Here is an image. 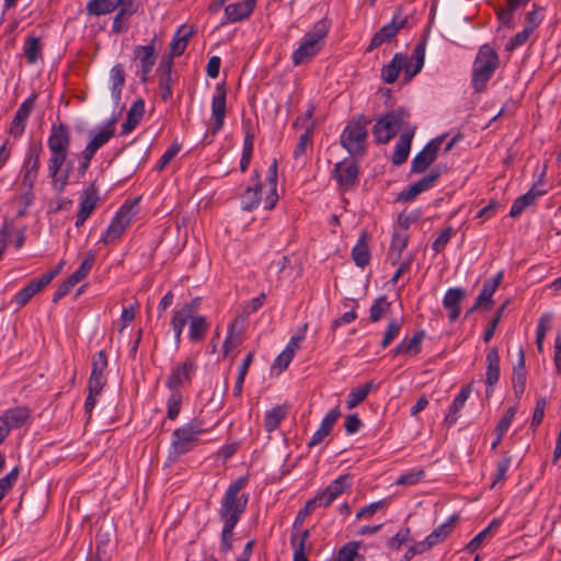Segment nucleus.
Listing matches in <instances>:
<instances>
[{"instance_id": "nucleus-1", "label": "nucleus", "mask_w": 561, "mask_h": 561, "mask_svg": "<svg viewBox=\"0 0 561 561\" xmlns=\"http://www.w3.org/2000/svg\"><path fill=\"white\" fill-rule=\"evenodd\" d=\"M47 147L50 153L47 161V173L51 181V188L56 194H61L68 185L72 169V163L68 161L69 128L64 124L54 125L47 139Z\"/></svg>"}, {"instance_id": "nucleus-2", "label": "nucleus", "mask_w": 561, "mask_h": 561, "mask_svg": "<svg viewBox=\"0 0 561 561\" xmlns=\"http://www.w3.org/2000/svg\"><path fill=\"white\" fill-rule=\"evenodd\" d=\"M248 483L247 477H240L226 489L218 508V517L222 523L221 549L229 551L232 547L233 529L245 512L249 494L243 492Z\"/></svg>"}, {"instance_id": "nucleus-3", "label": "nucleus", "mask_w": 561, "mask_h": 561, "mask_svg": "<svg viewBox=\"0 0 561 561\" xmlns=\"http://www.w3.org/2000/svg\"><path fill=\"white\" fill-rule=\"evenodd\" d=\"M199 307V299H193L184 304L180 309L173 312L171 327L174 332L175 344L181 342L184 327L188 323V339L192 342L204 340L209 329V324L204 316L196 314Z\"/></svg>"}, {"instance_id": "nucleus-4", "label": "nucleus", "mask_w": 561, "mask_h": 561, "mask_svg": "<svg viewBox=\"0 0 561 561\" xmlns=\"http://www.w3.org/2000/svg\"><path fill=\"white\" fill-rule=\"evenodd\" d=\"M330 24L327 20H320L307 32L296 50L293 53V64L300 66L308 62L324 46Z\"/></svg>"}, {"instance_id": "nucleus-5", "label": "nucleus", "mask_w": 561, "mask_h": 561, "mask_svg": "<svg viewBox=\"0 0 561 561\" xmlns=\"http://www.w3.org/2000/svg\"><path fill=\"white\" fill-rule=\"evenodd\" d=\"M499 66V56L489 45L480 47L472 69V87L477 92H482L488 81L492 78Z\"/></svg>"}, {"instance_id": "nucleus-6", "label": "nucleus", "mask_w": 561, "mask_h": 561, "mask_svg": "<svg viewBox=\"0 0 561 561\" xmlns=\"http://www.w3.org/2000/svg\"><path fill=\"white\" fill-rule=\"evenodd\" d=\"M203 433L204 428L198 422H190L176 428L172 433L169 461L174 462L180 456L192 450Z\"/></svg>"}, {"instance_id": "nucleus-7", "label": "nucleus", "mask_w": 561, "mask_h": 561, "mask_svg": "<svg viewBox=\"0 0 561 561\" xmlns=\"http://www.w3.org/2000/svg\"><path fill=\"white\" fill-rule=\"evenodd\" d=\"M138 213L137 203L126 202L121 206L106 230L102 233L99 243L111 244L117 241Z\"/></svg>"}, {"instance_id": "nucleus-8", "label": "nucleus", "mask_w": 561, "mask_h": 561, "mask_svg": "<svg viewBox=\"0 0 561 561\" xmlns=\"http://www.w3.org/2000/svg\"><path fill=\"white\" fill-rule=\"evenodd\" d=\"M409 113L402 108L387 113L373 127V134L380 144H387L399 129L408 124Z\"/></svg>"}, {"instance_id": "nucleus-9", "label": "nucleus", "mask_w": 561, "mask_h": 561, "mask_svg": "<svg viewBox=\"0 0 561 561\" xmlns=\"http://www.w3.org/2000/svg\"><path fill=\"white\" fill-rule=\"evenodd\" d=\"M41 145L32 144L27 148L21 168V185L24 190H33L35 186L41 167Z\"/></svg>"}, {"instance_id": "nucleus-10", "label": "nucleus", "mask_w": 561, "mask_h": 561, "mask_svg": "<svg viewBox=\"0 0 561 561\" xmlns=\"http://www.w3.org/2000/svg\"><path fill=\"white\" fill-rule=\"evenodd\" d=\"M366 137L365 124L353 121L344 128L341 144L351 154H362L365 151Z\"/></svg>"}, {"instance_id": "nucleus-11", "label": "nucleus", "mask_w": 561, "mask_h": 561, "mask_svg": "<svg viewBox=\"0 0 561 561\" xmlns=\"http://www.w3.org/2000/svg\"><path fill=\"white\" fill-rule=\"evenodd\" d=\"M351 486V477L340 476L333 480L323 491L309 500L308 508L328 507L340 494Z\"/></svg>"}, {"instance_id": "nucleus-12", "label": "nucleus", "mask_w": 561, "mask_h": 561, "mask_svg": "<svg viewBox=\"0 0 561 561\" xmlns=\"http://www.w3.org/2000/svg\"><path fill=\"white\" fill-rule=\"evenodd\" d=\"M408 23V18L402 14L401 9H398L393 14L390 23L382 26L371 38L368 46V50H373L385 43L391 42L396 35L402 30Z\"/></svg>"}, {"instance_id": "nucleus-13", "label": "nucleus", "mask_w": 561, "mask_h": 561, "mask_svg": "<svg viewBox=\"0 0 561 561\" xmlns=\"http://www.w3.org/2000/svg\"><path fill=\"white\" fill-rule=\"evenodd\" d=\"M30 417V412L24 407L7 410L0 415V444L4 442L9 433L23 426Z\"/></svg>"}, {"instance_id": "nucleus-14", "label": "nucleus", "mask_w": 561, "mask_h": 561, "mask_svg": "<svg viewBox=\"0 0 561 561\" xmlns=\"http://www.w3.org/2000/svg\"><path fill=\"white\" fill-rule=\"evenodd\" d=\"M444 136H438L432 139L422 151H420L411 163V170L415 173H421L426 170L428 165H431L437 156L438 149L442 146L444 140Z\"/></svg>"}, {"instance_id": "nucleus-15", "label": "nucleus", "mask_w": 561, "mask_h": 561, "mask_svg": "<svg viewBox=\"0 0 561 561\" xmlns=\"http://www.w3.org/2000/svg\"><path fill=\"white\" fill-rule=\"evenodd\" d=\"M99 201V190L94 184H90L80 196L79 210L77 214L76 226L80 227L90 217L96 207Z\"/></svg>"}, {"instance_id": "nucleus-16", "label": "nucleus", "mask_w": 561, "mask_h": 561, "mask_svg": "<svg viewBox=\"0 0 561 561\" xmlns=\"http://www.w3.org/2000/svg\"><path fill=\"white\" fill-rule=\"evenodd\" d=\"M255 3V0H241L228 4L225 8L221 25L232 24L247 20L253 12Z\"/></svg>"}, {"instance_id": "nucleus-17", "label": "nucleus", "mask_w": 561, "mask_h": 561, "mask_svg": "<svg viewBox=\"0 0 561 561\" xmlns=\"http://www.w3.org/2000/svg\"><path fill=\"white\" fill-rule=\"evenodd\" d=\"M195 369L196 365L194 360L190 358L175 366L165 381L168 389L178 390L180 386L191 380Z\"/></svg>"}, {"instance_id": "nucleus-18", "label": "nucleus", "mask_w": 561, "mask_h": 561, "mask_svg": "<svg viewBox=\"0 0 561 561\" xmlns=\"http://www.w3.org/2000/svg\"><path fill=\"white\" fill-rule=\"evenodd\" d=\"M333 176L344 190L352 187L358 178V167L354 161H341L335 163Z\"/></svg>"}, {"instance_id": "nucleus-19", "label": "nucleus", "mask_w": 561, "mask_h": 561, "mask_svg": "<svg viewBox=\"0 0 561 561\" xmlns=\"http://www.w3.org/2000/svg\"><path fill=\"white\" fill-rule=\"evenodd\" d=\"M502 279H503V272L500 271L492 278L486 279L483 283L482 289H481L479 296L477 297L474 305L471 307L470 312L474 311L478 308H484V309L491 308V306L493 304L492 297H493L494 293L496 291Z\"/></svg>"}, {"instance_id": "nucleus-20", "label": "nucleus", "mask_w": 561, "mask_h": 561, "mask_svg": "<svg viewBox=\"0 0 561 561\" xmlns=\"http://www.w3.org/2000/svg\"><path fill=\"white\" fill-rule=\"evenodd\" d=\"M107 367V360L105 353L100 351L93 362H92V370L89 379L88 389L91 392H101L106 380L104 377V370Z\"/></svg>"}, {"instance_id": "nucleus-21", "label": "nucleus", "mask_w": 561, "mask_h": 561, "mask_svg": "<svg viewBox=\"0 0 561 561\" xmlns=\"http://www.w3.org/2000/svg\"><path fill=\"white\" fill-rule=\"evenodd\" d=\"M226 115V91L217 85L211 100L213 133H217L224 126Z\"/></svg>"}, {"instance_id": "nucleus-22", "label": "nucleus", "mask_w": 561, "mask_h": 561, "mask_svg": "<svg viewBox=\"0 0 561 561\" xmlns=\"http://www.w3.org/2000/svg\"><path fill=\"white\" fill-rule=\"evenodd\" d=\"M340 415L341 411L337 407L330 410L322 419L320 427L314 432V434L310 438L308 446L312 447L321 444L324 440V438L330 434L333 425L335 424Z\"/></svg>"}, {"instance_id": "nucleus-23", "label": "nucleus", "mask_w": 561, "mask_h": 561, "mask_svg": "<svg viewBox=\"0 0 561 561\" xmlns=\"http://www.w3.org/2000/svg\"><path fill=\"white\" fill-rule=\"evenodd\" d=\"M424 61L425 45L417 44L413 49L410 60L404 56V65L402 66V70L404 71V79L408 81L417 75L422 70Z\"/></svg>"}, {"instance_id": "nucleus-24", "label": "nucleus", "mask_w": 561, "mask_h": 561, "mask_svg": "<svg viewBox=\"0 0 561 561\" xmlns=\"http://www.w3.org/2000/svg\"><path fill=\"white\" fill-rule=\"evenodd\" d=\"M252 181L254 182L253 186H249L241 196L242 209L247 211L257 208L261 203L262 184L257 172H254Z\"/></svg>"}, {"instance_id": "nucleus-25", "label": "nucleus", "mask_w": 561, "mask_h": 561, "mask_svg": "<svg viewBox=\"0 0 561 561\" xmlns=\"http://www.w3.org/2000/svg\"><path fill=\"white\" fill-rule=\"evenodd\" d=\"M438 176H439L438 172L432 171L430 174H427L426 176L416 181L411 186H409L407 190L402 191L399 195V198L403 202L412 201L419 194L428 190L433 185V183L437 180Z\"/></svg>"}, {"instance_id": "nucleus-26", "label": "nucleus", "mask_w": 561, "mask_h": 561, "mask_svg": "<svg viewBox=\"0 0 561 561\" xmlns=\"http://www.w3.org/2000/svg\"><path fill=\"white\" fill-rule=\"evenodd\" d=\"M466 297L463 289L459 287L449 288L443 299L444 307L449 310L450 321H455L460 314V304Z\"/></svg>"}, {"instance_id": "nucleus-27", "label": "nucleus", "mask_w": 561, "mask_h": 561, "mask_svg": "<svg viewBox=\"0 0 561 561\" xmlns=\"http://www.w3.org/2000/svg\"><path fill=\"white\" fill-rule=\"evenodd\" d=\"M413 130H405L401 134L399 140L394 146V151L391 158L393 164L399 165L403 163L410 153Z\"/></svg>"}, {"instance_id": "nucleus-28", "label": "nucleus", "mask_w": 561, "mask_h": 561, "mask_svg": "<svg viewBox=\"0 0 561 561\" xmlns=\"http://www.w3.org/2000/svg\"><path fill=\"white\" fill-rule=\"evenodd\" d=\"M486 362V374H485V383L488 387L492 388L500 378V356L496 347H492L485 357Z\"/></svg>"}, {"instance_id": "nucleus-29", "label": "nucleus", "mask_w": 561, "mask_h": 561, "mask_svg": "<svg viewBox=\"0 0 561 561\" xmlns=\"http://www.w3.org/2000/svg\"><path fill=\"white\" fill-rule=\"evenodd\" d=\"M470 392H471V386L469 385V386L462 388L459 391V393L456 396V398L454 399V401L449 408V411L444 420V423L448 427L453 426L457 422L458 413L463 408L466 401L468 400V398L470 396Z\"/></svg>"}, {"instance_id": "nucleus-30", "label": "nucleus", "mask_w": 561, "mask_h": 561, "mask_svg": "<svg viewBox=\"0 0 561 561\" xmlns=\"http://www.w3.org/2000/svg\"><path fill=\"white\" fill-rule=\"evenodd\" d=\"M135 57L140 60L142 80L145 81L156 62V50L153 45L136 47Z\"/></svg>"}, {"instance_id": "nucleus-31", "label": "nucleus", "mask_w": 561, "mask_h": 561, "mask_svg": "<svg viewBox=\"0 0 561 561\" xmlns=\"http://www.w3.org/2000/svg\"><path fill=\"white\" fill-rule=\"evenodd\" d=\"M145 113V103L142 100L134 102L131 107L127 112V117L122 125V135L129 134L140 123Z\"/></svg>"}, {"instance_id": "nucleus-32", "label": "nucleus", "mask_w": 561, "mask_h": 561, "mask_svg": "<svg viewBox=\"0 0 561 561\" xmlns=\"http://www.w3.org/2000/svg\"><path fill=\"white\" fill-rule=\"evenodd\" d=\"M111 95L117 105L121 101L122 89L125 84V71L121 64L112 67L110 71Z\"/></svg>"}, {"instance_id": "nucleus-33", "label": "nucleus", "mask_w": 561, "mask_h": 561, "mask_svg": "<svg viewBox=\"0 0 561 561\" xmlns=\"http://www.w3.org/2000/svg\"><path fill=\"white\" fill-rule=\"evenodd\" d=\"M312 124L307 125L306 130L300 135L294 149V159L299 164H305L308 149L311 147Z\"/></svg>"}, {"instance_id": "nucleus-34", "label": "nucleus", "mask_w": 561, "mask_h": 561, "mask_svg": "<svg viewBox=\"0 0 561 561\" xmlns=\"http://www.w3.org/2000/svg\"><path fill=\"white\" fill-rule=\"evenodd\" d=\"M352 257L358 267H365L370 260L366 232H362L356 244L352 249Z\"/></svg>"}, {"instance_id": "nucleus-35", "label": "nucleus", "mask_w": 561, "mask_h": 561, "mask_svg": "<svg viewBox=\"0 0 561 561\" xmlns=\"http://www.w3.org/2000/svg\"><path fill=\"white\" fill-rule=\"evenodd\" d=\"M542 194L541 191H536L535 187L529 190L524 195L519 196L512 205L510 210L511 217H517L519 216L527 206L531 205L540 195Z\"/></svg>"}, {"instance_id": "nucleus-36", "label": "nucleus", "mask_w": 561, "mask_h": 561, "mask_svg": "<svg viewBox=\"0 0 561 561\" xmlns=\"http://www.w3.org/2000/svg\"><path fill=\"white\" fill-rule=\"evenodd\" d=\"M287 415V408L277 405L266 411L264 415V427L267 432L275 431Z\"/></svg>"}, {"instance_id": "nucleus-37", "label": "nucleus", "mask_w": 561, "mask_h": 561, "mask_svg": "<svg viewBox=\"0 0 561 561\" xmlns=\"http://www.w3.org/2000/svg\"><path fill=\"white\" fill-rule=\"evenodd\" d=\"M403 65L404 56L402 54H396L392 60L381 70L383 81L387 83H393L397 80L399 72L402 70Z\"/></svg>"}, {"instance_id": "nucleus-38", "label": "nucleus", "mask_w": 561, "mask_h": 561, "mask_svg": "<svg viewBox=\"0 0 561 561\" xmlns=\"http://www.w3.org/2000/svg\"><path fill=\"white\" fill-rule=\"evenodd\" d=\"M241 329H237V320L229 324L227 336L222 344L224 356H229L230 353L241 344Z\"/></svg>"}, {"instance_id": "nucleus-39", "label": "nucleus", "mask_w": 561, "mask_h": 561, "mask_svg": "<svg viewBox=\"0 0 561 561\" xmlns=\"http://www.w3.org/2000/svg\"><path fill=\"white\" fill-rule=\"evenodd\" d=\"M116 0H89L87 11L91 15H104L112 13L117 9Z\"/></svg>"}, {"instance_id": "nucleus-40", "label": "nucleus", "mask_w": 561, "mask_h": 561, "mask_svg": "<svg viewBox=\"0 0 561 561\" xmlns=\"http://www.w3.org/2000/svg\"><path fill=\"white\" fill-rule=\"evenodd\" d=\"M23 51L27 62L34 65L42 56L41 39L36 36H27L24 42Z\"/></svg>"}, {"instance_id": "nucleus-41", "label": "nucleus", "mask_w": 561, "mask_h": 561, "mask_svg": "<svg viewBox=\"0 0 561 561\" xmlns=\"http://www.w3.org/2000/svg\"><path fill=\"white\" fill-rule=\"evenodd\" d=\"M456 517H450L447 522L436 527L426 538L431 542L432 548L443 542L450 534Z\"/></svg>"}, {"instance_id": "nucleus-42", "label": "nucleus", "mask_w": 561, "mask_h": 561, "mask_svg": "<svg viewBox=\"0 0 561 561\" xmlns=\"http://www.w3.org/2000/svg\"><path fill=\"white\" fill-rule=\"evenodd\" d=\"M96 259V254L94 251H89L85 254L84 260L81 262L80 266L76 272H73L69 278L75 283L78 284L80 280H82L91 271L94 262Z\"/></svg>"}, {"instance_id": "nucleus-43", "label": "nucleus", "mask_w": 561, "mask_h": 561, "mask_svg": "<svg viewBox=\"0 0 561 561\" xmlns=\"http://www.w3.org/2000/svg\"><path fill=\"white\" fill-rule=\"evenodd\" d=\"M371 388H373V382H366L362 386H358V387L352 389L351 392L348 393V398L346 401L347 408L354 409L360 402H363L365 400V398L367 397V394L369 393V391L371 390Z\"/></svg>"}, {"instance_id": "nucleus-44", "label": "nucleus", "mask_w": 561, "mask_h": 561, "mask_svg": "<svg viewBox=\"0 0 561 561\" xmlns=\"http://www.w3.org/2000/svg\"><path fill=\"white\" fill-rule=\"evenodd\" d=\"M408 244V234L405 232H394L392 236L391 244H390V256L393 260V263L398 261L401 256V253L407 248Z\"/></svg>"}, {"instance_id": "nucleus-45", "label": "nucleus", "mask_w": 561, "mask_h": 561, "mask_svg": "<svg viewBox=\"0 0 561 561\" xmlns=\"http://www.w3.org/2000/svg\"><path fill=\"white\" fill-rule=\"evenodd\" d=\"M402 324V318H393L388 322V325L383 334V339L381 340L382 348H386L399 335Z\"/></svg>"}, {"instance_id": "nucleus-46", "label": "nucleus", "mask_w": 561, "mask_h": 561, "mask_svg": "<svg viewBox=\"0 0 561 561\" xmlns=\"http://www.w3.org/2000/svg\"><path fill=\"white\" fill-rule=\"evenodd\" d=\"M390 309V302L387 300L386 296L378 297L369 309V319L371 322L379 321L385 313Z\"/></svg>"}, {"instance_id": "nucleus-47", "label": "nucleus", "mask_w": 561, "mask_h": 561, "mask_svg": "<svg viewBox=\"0 0 561 561\" xmlns=\"http://www.w3.org/2000/svg\"><path fill=\"white\" fill-rule=\"evenodd\" d=\"M171 393L167 400V415L170 420H175L180 414L182 404V394L179 390H170Z\"/></svg>"}, {"instance_id": "nucleus-48", "label": "nucleus", "mask_w": 561, "mask_h": 561, "mask_svg": "<svg viewBox=\"0 0 561 561\" xmlns=\"http://www.w3.org/2000/svg\"><path fill=\"white\" fill-rule=\"evenodd\" d=\"M266 182H267V186H268V192H267L265 198L263 199V204H264V208L266 210H270L276 205L277 199H278L277 192H276L277 178H272V173L267 172Z\"/></svg>"}, {"instance_id": "nucleus-49", "label": "nucleus", "mask_w": 561, "mask_h": 561, "mask_svg": "<svg viewBox=\"0 0 561 561\" xmlns=\"http://www.w3.org/2000/svg\"><path fill=\"white\" fill-rule=\"evenodd\" d=\"M359 545L357 541L344 545L337 552L336 561H354L358 556Z\"/></svg>"}, {"instance_id": "nucleus-50", "label": "nucleus", "mask_w": 561, "mask_h": 561, "mask_svg": "<svg viewBox=\"0 0 561 561\" xmlns=\"http://www.w3.org/2000/svg\"><path fill=\"white\" fill-rule=\"evenodd\" d=\"M309 537V530H304L301 533L299 542H296V538H291V542L294 546V561H308L307 553H306V541Z\"/></svg>"}, {"instance_id": "nucleus-51", "label": "nucleus", "mask_w": 561, "mask_h": 561, "mask_svg": "<svg viewBox=\"0 0 561 561\" xmlns=\"http://www.w3.org/2000/svg\"><path fill=\"white\" fill-rule=\"evenodd\" d=\"M424 339V332L419 331L413 334L410 340H402L405 355H416L421 352L422 341Z\"/></svg>"}, {"instance_id": "nucleus-52", "label": "nucleus", "mask_w": 561, "mask_h": 561, "mask_svg": "<svg viewBox=\"0 0 561 561\" xmlns=\"http://www.w3.org/2000/svg\"><path fill=\"white\" fill-rule=\"evenodd\" d=\"M511 462H512V458L510 456H505L503 457L496 465V470H495V473H494V479H493V482H492V488L496 486L499 483H503L505 478H506V473L511 467Z\"/></svg>"}, {"instance_id": "nucleus-53", "label": "nucleus", "mask_w": 561, "mask_h": 561, "mask_svg": "<svg viewBox=\"0 0 561 561\" xmlns=\"http://www.w3.org/2000/svg\"><path fill=\"white\" fill-rule=\"evenodd\" d=\"M114 135L113 122H111L107 126L102 128L98 134H95L90 142L99 150L102 146H104Z\"/></svg>"}, {"instance_id": "nucleus-54", "label": "nucleus", "mask_w": 561, "mask_h": 561, "mask_svg": "<svg viewBox=\"0 0 561 561\" xmlns=\"http://www.w3.org/2000/svg\"><path fill=\"white\" fill-rule=\"evenodd\" d=\"M188 33L182 34V30H179V32L174 35L172 42H171V54L173 56H180L183 54L187 46V37L190 36Z\"/></svg>"}, {"instance_id": "nucleus-55", "label": "nucleus", "mask_w": 561, "mask_h": 561, "mask_svg": "<svg viewBox=\"0 0 561 561\" xmlns=\"http://www.w3.org/2000/svg\"><path fill=\"white\" fill-rule=\"evenodd\" d=\"M306 330L307 324H304L298 332L290 337L284 351L295 356L296 352L300 348L301 342L306 337Z\"/></svg>"}, {"instance_id": "nucleus-56", "label": "nucleus", "mask_w": 561, "mask_h": 561, "mask_svg": "<svg viewBox=\"0 0 561 561\" xmlns=\"http://www.w3.org/2000/svg\"><path fill=\"white\" fill-rule=\"evenodd\" d=\"M38 293V287L31 282L28 285L23 287L14 297V300L19 307L26 305L30 299Z\"/></svg>"}, {"instance_id": "nucleus-57", "label": "nucleus", "mask_w": 561, "mask_h": 561, "mask_svg": "<svg viewBox=\"0 0 561 561\" xmlns=\"http://www.w3.org/2000/svg\"><path fill=\"white\" fill-rule=\"evenodd\" d=\"M507 302L508 301H505L496 311L495 316L493 317V319L489 322L488 324V328L485 329L484 331V334H483V341L484 342H489L493 335H494V332H495V329L497 327V324L500 323L501 319H502V316L504 313V310L507 306Z\"/></svg>"}, {"instance_id": "nucleus-58", "label": "nucleus", "mask_w": 561, "mask_h": 561, "mask_svg": "<svg viewBox=\"0 0 561 561\" xmlns=\"http://www.w3.org/2000/svg\"><path fill=\"white\" fill-rule=\"evenodd\" d=\"M516 412H517L516 407H511L505 411L504 415L502 416V419L500 420V422L495 428V432L500 433V436L504 435L506 433V431L508 430V427L511 426V424L515 417Z\"/></svg>"}, {"instance_id": "nucleus-59", "label": "nucleus", "mask_w": 561, "mask_h": 561, "mask_svg": "<svg viewBox=\"0 0 561 561\" xmlns=\"http://www.w3.org/2000/svg\"><path fill=\"white\" fill-rule=\"evenodd\" d=\"M533 32V27L527 26L523 31L518 32L513 38H511L506 44L507 50H514L518 46L526 43L530 33Z\"/></svg>"}, {"instance_id": "nucleus-60", "label": "nucleus", "mask_w": 561, "mask_h": 561, "mask_svg": "<svg viewBox=\"0 0 561 561\" xmlns=\"http://www.w3.org/2000/svg\"><path fill=\"white\" fill-rule=\"evenodd\" d=\"M526 388V371L513 373V390L517 399H520Z\"/></svg>"}, {"instance_id": "nucleus-61", "label": "nucleus", "mask_w": 561, "mask_h": 561, "mask_svg": "<svg viewBox=\"0 0 561 561\" xmlns=\"http://www.w3.org/2000/svg\"><path fill=\"white\" fill-rule=\"evenodd\" d=\"M453 234V229L450 227H447L444 229L438 237L434 240L432 248L433 250L438 253L444 250L446 244L449 242Z\"/></svg>"}, {"instance_id": "nucleus-62", "label": "nucleus", "mask_w": 561, "mask_h": 561, "mask_svg": "<svg viewBox=\"0 0 561 561\" xmlns=\"http://www.w3.org/2000/svg\"><path fill=\"white\" fill-rule=\"evenodd\" d=\"M386 506L385 501L373 502L364 507L356 514V519L369 518L371 517L378 510H381Z\"/></svg>"}, {"instance_id": "nucleus-63", "label": "nucleus", "mask_w": 561, "mask_h": 561, "mask_svg": "<svg viewBox=\"0 0 561 561\" xmlns=\"http://www.w3.org/2000/svg\"><path fill=\"white\" fill-rule=\"evenodd\" d=\"M130 15H133V14L129 12H124V10L119 9L117 14L114 16L113 24H112V31L115 34H119L123 31H125L126 21L128 20V18Z\"/></svg>"}, {"instance_id": "nucleus-64", "label": "nucleus", "mask_w": 561, "mask_h": 561, "mask_svg": "<svg viewBox=\"0 0 561 561\" xmlns=\"http://www.w3.org/2000/svg\"><path fill=\"white\" fill-rule=\"evenodd\" d=\"M410 539V529L403 528L400 529L390 540L389 547L394 550H399L401 546L408 542Z\"/></svg>"}]
</instances>
